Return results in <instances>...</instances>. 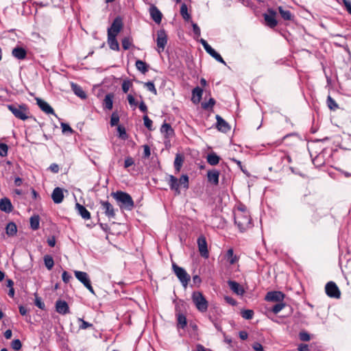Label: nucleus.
Returning <instances> with one entry per match:
<instances>
[{
  "label": "nucleus",
  "instance_id": "1",
  "mask_svg": "<svg viewBox=\"0 0 351 351\" xmlns=\"http://www.w3.org/2000/svg\"><path fill=\"white\" fill-rule=\"evenodd\" d=\"M234 223L241 232L252 227V219L245 206H240L235 210Z\"/></svg>",
  "mask_w": 351,
  "mask_h": 351
},
{
  "label": "nucleus",
  "instance_id": "2",
  "mask_svg": "<svg viewBox=\"0 0 351 351\" xmlns=\"http://www.w3.org/2000/svg\"><path fill=\"white\" fill-rule=\"evenodd\" d=\"M166 181L170 189L173 191L176 195L180 194V187L187 190L189 186V176L187 175H182L179 180L172 175H167Z\"/></svg>",
  "mask_w": 351,
  "mask_h": 351
},
{
  "label": "nucleus",
  "instance_id": "3",
  "mask_svg": "<svg viewBox=\"0 0 351 351\" xmlns=\"http://www.w3.org/2000/svg\"><path fill=\"white\" fill-rule=\"evenodd\" d=\"M111 195L117 201L121 209L131 210L134 208V201L128 193L123 191H117Z\"/></svg>",
  "mask_w": 351,
  "mask_h": 351
},
{
  "label": "nucleus",
  "instance_id": "4",
  "mask_svg": "<svg viewBox=\"0 0 351 351\" xmlns=\"http://www.w3.org/2000/svg\"><path fill=\"white\" fill-rule=\"evenodd\" d=\"M192 300L197 310L200 312H206L208 308V302L199 291H195L192 295Z\"/></svg>",
  "mask_w": 351,
  "mask_h": 351
},
{
  "label": "nucleus",
  "instance_id": "5",
  "mask_svg": "<svg viewBox=\"0 0 351 351\" xmlns=\"http://www.w3.org/2000/svg\"><path fill=\"white\" fill-rule=\"evenodd\" d=\"M172 269L174 274L178 277L182 286L184 287H186L191 280V277L187 274L186 270L184 268L179 267L174 263H173L172 264Z\"/></svg>",
  "mask_w": 351,
  "mask_h": 351
},
{
  "label": "nucleus",
  "instance_id": "6",
  "mask_svg": "<svg viewBox=\"0 0 351 351\" xmlns=\"http://www.w3.org/2000/svg\"><path fill=\"white\" fill-rule=\"evenodd\" d=\"M8 109L12 112V114L18 119L21 120H26L28 118L29 111L26 106H16L10 105Z\"/></svg>",
  "mask_w": 351,
  "mask_h": 351
},
{
  "label": "nucleus",
  "instance_id": "7",
  "mask_svg": "<svg viewBox=\"0 0 351 351\" xmlns=\"http://www.w3.org/2000/svg\"><path fill=\"white\" fill-rule=\"evenodd\" d=\"M75 278L82 282L85 287H86L88 291L93 293V295H95L94 289L91 285L90 278L88 277V275L86 272L84 271H74Z\"/></svg>",
  "mask_w": 351,
  "mask_h": 351
},
{
  "label": "nucleus",
  "instance_id": "8",
  "mask_svg": "<svg viewBox=\"0 0 351 351\" xmlns=\"http://www.w3.org/2000/svg\"><path fill=\"white\" fill-rule=\"evenodd\" d=\"M325 291L326 295L332 298L339 299L341 297V291L335 284L332 281L328 282L325 286Z\"/></svg>",
  "mask_w": 351,
  "mask_h": 351
},
{
  "label": "nucleus",
  "instance_id": "9",
  "mask_svg": "<svg viewBox=\"0 0 351 351\" xmlns=\"http://www.w3.org/2000/svg\"><path fill=\"white\" fill-rule=\"evenodd\" d=\"M123 28L122 19L119 16L116 17L113 21L110 27L108 29V36H117Z\"/></svg>",
  "mask_w": 351,
  "mask_h": 351
},
{
  "label": "nucleus",
  "instance_id": "10",
  "mask_svg": "<svg viewBox=\"0 0 351 351\" xmlns=\"http://www.w3.org/2000/svg\"><path fill=\"white\" fill-rule=\"evenodd\" d=\"M156 43L158 53L163 51L167 43V36L164 29L158 31Z\"/></svg>",
  "mask_w": 351,
  "mask_h": 351
},
{
  "label": "nucleus",
  "instance_id": "11",
  "mask_svg": "<svg viewBox=\"0 0 351 351\" xmlns=\"http://www.w3.org/2000/svg\"><path fill=\"white\" fill-rule=\"evenodd\" d=\"M101 210L108 218L115 217V211L113 206L108 201H100Z\"/></svg>",
  "mask_w": 351,
  "mask_h": 351
},
{
  "label": "nucleus",
  "instance_id": "12",
  "mask_svg": "<svg viewBox=\"0 0 351 351\" xmlns=\"http://www.w3.org/2000/svg\"><path fill=\"white\" fill-rule=\"evenodd\" d=\"M198 250L202 256L204 258L208 257V250L207 247V242L204 236H200L197 239Z\"/></svg>",
  "mask_w": 351,
  "mask_h": 351
},
{
  "label": "nucleus",
  "instance_id": "13",
  "mask_svg": "<svg viewBox=\"0 0 351 351\" xmlns=\"http://www.w3.org/2000/svg\"><path fill=\"white\" fill-rule=\"evenodd\" d=\"M285 298V295L280 291H270L265 296L267 301L271 302H282Z\"/></svg>",
  "mask_w": 351,
  "mask_h": 351
},
{
  "label": "nucleus",
  "instance_id": "14",
  "mask_svg": "<svg viewBox=\"0 0 351 351\" xmlns=\"http://www.w3.org/2000/svg\"><path fill=\"white\" fill-rule=\"evenodd\" d=\"M268 12L269 14H264L265 21L268 26L270 27H274L277 25V21L275 17L276 12L271 9L268 10Z\"/></svg>",
  "mask_w": 351,
  "mask_h": 351
},
{
  "label": "nucleus",
  "instance_id": "15",
  "mask_svg": "<svg viewBox=\"0 0 351 351\" xmlns=\"http://www.w3.org/2000/svg\"><path fill=\"white\" fill-rule=\"evenodd\" d=\"M149 14H150L151 18L153 19V21L156 23H157V24L160 23L162 14L161 12L155 5H152L149 8Z\"/></svg>",
  "mask_w": 351,
  "mask_h": 351
},
{
  "label": "nucleus",
  "instance_id": "16",
  "mask_svg": "<svg viewBox=\"0 0 351 351\" xmlns=\"http://www.w3.org/2000/svg\"><path fill=\"white\" fill-rule=\"evenodd\" d=\"M228 286L233 293L238 295H243L245 290L240 284L233 280L228 281Z\"/></svg>",
  "mask_w": 351,
  "mask_h": 351
},
{
  "label": "nucleus",
  "instance_id": "17",
  "mask_svg": "<svg viewBox=\"0 0 351 351\" xmlns=\"http://www.w3.org/2000/svg\"><path fill=\"white\" fill-rule=\"evenodd\" d=\"M36 104L39 108L46 114H55L53 109L49 106L48 103L40 98H36Z\"/></svg>",
  "mask_w": 351,
  "mask_h": 351
},
{
  "label": "nucleus",
  "instance_id": "18",
  "mask_svg": "<svg viewBox=\"0 0 351 351\" xmlns=\"http://www.w3.org/2000/svg\"><path fill=\"white\" fill-rule=\"evenodd\" d=\"M56 311L62 315H65L69 313V307L68 304L63 300H58L56 303Z\"/></svg>",
  "mask_w": 351,
  "mask_h": 351
},
{
  "label": "nucleus",
  "instance_id": "19",
  "mask_svg": "<svg viewBox=\"0 0 351 351\" xmlns=\"http://www.w3.org/2000/svg\"><path fill=\"white\" fill-rule=\"evenodd\" d=\"M217 119V129L223 132H227L230 130L228 123L222 119L219 115H216Z\"/></svg>",
  "mask_w": 351,
  "mask_h": 351
},
{
  "label": "nucleus",
  "instance_id": "20",
  "mask_svg": "<svg viewBox=\"0 0 351 351\" xmlns=\"http://www.w3.org/2000/svg\"><path fill=\"white\" fill-rule=\"evenodd\" d=\"M51 198L54 203H56V204L61 203L64 199L62 189L59 187L55 188L52 192Z\"/></svg>",
  "mask_w": 351,
  "mask_h": 351
},
{
  "label": "nucleus",
  "instance_id": "21",
  "mask_svg": "<svg viewBox=\"0 0 351 351\" xmlns=\"http://www.w3.org/2000/svg\"><path fill=\"white\" fill-rule=\"evenodd\" d=\"M208 180L215 185L219 183V171L216 169L208 171L207 173Z\"/></svg>",
  "mask_w": 351,
  "mask_h": 351
},
{
  "label": "nucleus",
  "instance_id": "22",
  "mask_svg": "<svg viewBox=\"0 0 351 351\" xmlns=\"http://www.w3.org/2000/svg\"><path fill=\"white\" fill-rule=\"evenodd\" d=\"M12 54L18 60H24L26 57L27 51L21 47H16L12 49Z\"/></svg>",
  "mask_w": 351,
  "mask_h": 351
},
{
  "label": "nucleus",
  "instance_id": "23",
  "mask_svg": "<svg viewBox=\"0 0 351 351\" xmlns=\"http://www.w3.org/2000/svg\"><path fill=\"white\" fill-rule=\"evenodd\" d=\"M203 90L199 86L194 88L192 90V101L194 104H199L202 99Z\"/></svg>",
  "mask_w": 351,
  "mask_h": 351
},
{
  "label": "nucleus",
  "instance_id": "24",
  "mask_svg": "<svg viewBox=\"0 0 351 351\" xmlns=\"http://www.w3.org/2000/svg\"><path fill=\"white\" fill-rule=\"evenodd\" d=\"M160 132L165 135L166 138H169L173 136L174 132L171 126L169 123H163L160 128Z\"/></svg>",
  "mask_w": 351,
  "mask_h": 351
},
{
  "label": "nucleus",
  "instance_id": "25",
  "mask_svg": "<svg viewBox=\"0 0 351 351\" xmlns=\"http://www.w3.org/2000/svg\"><path fill=\"white\" fill-rule=\"evenodd\" d=\"M0 209L5 213H10L12 210V205L8 198H3L0 201Z\"/></svg>",
  "mask_w": 351,
  "mask_h": 351
},
{
  "label": "nucleus",
  "instance_id": "26",
  "mask_svg": "<svg viewBox=\"0 0 351 351\" xmlns=\"http://www.w3.org/2000/svg\"><path fill=\"white\" fill-rule=\"evenodd\" d=\"M75 208L78 213L84 219H89L90 218V212L84 206L77 203L75 204Z\"/></svg>",
  "mask_w": 351,
  "mask_h": 351
},
{
  "label": "nucleus",
  "instance_id": "27",
  "mask_svg": "<svg viewBox=\"0 0 351 351\" xmlns=\"http://www.w3.org/2000/svg\"><path fill=\"white\" fill-rule=\"evenodd\" d=\"M108 43L111 49L114 51L119 50V45L116 39V36H108Z\"/></svg>",
  "mask_w": 351,
  "mask_h": 351
},
{
  "label": "nucleus",
  "instance_id": "28",
  "mask_svg": "<svg viewBox=\"0 0 351 351\" xmlns=\"http://www.w3.org/2000/svg\"><path fill=\"white\" fill-rule=\"evenodd\" d=\"M71 88H72V90L74 92V93L79 97H80L82 99H85L86 97V95L85 92L77 84L72 83Z\"/></svg>",
  "mask_w": 351,
  "mask_h": 351
},
{
  "label": "nucleus",
  "instance_id": "29",
  "mask_svg": "<svg viewBox=\"0 0 351 351\" xmlns=\"http://www.w3.org/2000/svg\"><path fill=\"white\" fill-rule=\"evenodd\" d=\"M6 234L10 237L14 236L17 232V228L14 222H10L8 223L5 228Z\"/></svg>",
  "mask_w": 351,
  "mask_h": 351
},
{
  "label": "nucleus",
  "instance_id": "30",
  "mask_svg": "<svg viewBox=\"0 0 351 351\" xmlns=\"http://www.w3.org/2000/svg\"><path fill=\"white\" fill-rule=\"evenodd\" d=\"M104 104L106 109L111 110L113 106V95L112 94H108L105 96L104 100Z\"/></svg>",
  "mask_w": 351,
  "mask_h": 351
},
{
  "label": "nucleus",
  "instance_id": "31",
  "mask_svg": "<svg viewBox=\"0 0 351 351\" xmlns=\"http://www.w3.org/2000/svg\"><path fill=\"white\" fill-rule=\"evenodd\" d=\"M30 226L31 228L34 230H38L39 228L40 224V219L38 215H34L30 217Z\"/></svg>",
  "mask_w": 351,
  "mask_h": 351
},
{
  "label": "nucleus",
  "instance_id": "32",
  "mask_svg": "<svg viewBox=\"0 0 351 351\" xmlns=\"http://www.w3.org/2000/svg\"><path fill=\"white\" fill-rule=\"evenodd\" d=\"M136 67L142 73H145L148 71V66L147 64L141 60H136Z\"/></svg>",
  "mask_w": 351,
  "mask_h": 351
},
{
  "label": "nucleus",
  "instance_id": "33",
  "mask_svg": "<svg viewBox=\"0 0 351 351\" xmlns=\"http://www.w3.org/2000/svg\"><path fill=\"white\" fill-rule=\"evenodd\" d=\"M207 162L210 165H216L219 162V157L215 154H210L207 156Z\"/></svg>",
  "mask_w": 351,
  "mask_h": 351
},
{
  "label": "nucleus",
  "instance_id": "34",
  "mask_svg": "<svg viewBox=\"0 0 351 351\" xmlns=\"http://www.w3.org/2000/svg\"><path fill=\"white\" fill-rule=\"evenodd\" d=\"M183 163V158L181 155L177 154L176 156V158L174 160V167L175 169L177 172H179L180 171L181 167Z\"/></svg>",
  "mask_w": 351,
  "mask_h": 351
},
{
  "label": "nucleus",
  "instance_id": "35",
  "mask_svg": "<svg viewBox=\"0 0 351 351\" xmlns=\"http://www.w3.org/2000/svg\"><path fill=\"white\" fill-rule=\"evenodd\" d=\"M199 43L202 45L205 51L211 56L212 54L215 51L214 49L211 47L210 45H208V43L203 38H201L199 40Z\"/></svg>",
  "mask_w": 351,
  "mask_h": 351
},
{
  "label": "nucleus",
  "instance_id": "36",
  "mask_svg": "<svg viewBox=\"0 0 351 351\" xmlns=\"http://www.w3.org/2000/svg\"><path fill=\"white\" fill-rule=\"evenodd\" d=\"M44 262L45 267L49 270H51L53 268L54 265V261L53 258L50 255H45L44 256Z\"/></svg>",
  "mask_w": 351,
  "mask_h": 351
},
{
  "label": "nucleus",
  "instance_id": "37",
  "mask_svg": "<svg viewBox=\"0 0 351 351\" xmlns=\"http://www.w3.org/2000/svg\"><path fill=\"white\" fill-rule=\"evenodd\" d=\"M227 259L230 264L233 265L237 261V257L234 254L232 249H229L227 252Z\"/></svg>",
  "mask_w": 351,
  "mask_h": 351
},
{
  "label": "nucleus",
  "instance_id": "38",
  "mask_svg": "<svg viewBox=\"0 0 351 351\" xmlns=\"http://www.w3.org/2000/svg\"><path fill=\"white\" fill-rule=\"evenodd\" d=\"M278 10H279V12H280L281 16L285 20H291L292 14H291V12L289 10H285L282 7H279L278 8Z\"/></svg>",
  "mask_w": 351,
  "mask_h": 351
},
{
  "label": "nucleus",
  "instance_id": "39",
  "mask_svg": "<svg viewBox=\"0 0 351 351\" xmlns=\"http://www.w3.org/2000/svg\"><path fill=\"white\" fill-rule=\"evenodd\" d=\"M180 14L183 19L186 21H189L191 19V15L188 13L187 6L185 3H183L181 5Z\"/></svg>",
  "mask_w": 351,
  "mask_h": 351
},
{
  "label": "nucleus",
  "instance_id": "40",
  "mask_svg": "<svg viewBox=\"0 0 351 351\" xmlns=\"http://www.w3.org/2000/svg\"><path fill=\"white\" fill-rule=\"evenodd\" d=\"M178 324L182 328H184L186 326V319L184 315H182V314L178 315Z\"/></svg>",
  "mask_w": 351,
  "mask_h": 351
},
{
  "label": "nucleus",
  "instance_id": "41",
  "mask_svg": "<svg viewBox=\"0 0 351 351\" xmlns=\"http://www.w3.org/2000/svg\"><path fill=\"white\" fill-rule=\"evenodd\" d=\"M77 321L81 322L79 328L81 330H85L88 328L93 327V324L84 321L82 318H78Z\"/></svg>",
  "mask_w": 351,
  "mask_h": 351
},
{
  "label": "nucleus",
  "instance_id": "42",
  "mask_svg": "<svg viewBox=\"0 0 351 351\" xmlns=\"http://www.w3.org/2000/svg\"><path fill=\"white\" fill-rule=\"evenodd\" d=\"M254 311L252 310H244L241 311V316L246 319H251L253 317Z\"/></svg>",
  "mask_w": 351,
  "mask_h": 351
},
{
  "label": "nucleus",
  "instance_id": "43",
  "mask_svg": "<svg viewBox=\"0 0 351 351\" xmlns=\"http://www.w3.org/2000/svg\"><path fill=\"white\" fill-rule=\"evenodd\" d=\"M119 122V116L117 112H113L110 118L111 126L117 125Z\"/></svg>",
  "mask_w": 351,
  "mask_h": 351
},
{
  "label": "nucleus",
  "instance_id": "44",
  "mask_svg": "<svg viewBox=\"0 0 351 351\" xmlns=\"http://www.w3.org/2000/svg\"><path fill=\"white\" fill-rule=\"evenodd\" d=\"M132 83L130 80H125L122 83V90L123 93H126L132 87Z\"/></svg>",
  "mask_w": 351,
  "mask_h": 351
},
{
  "label": "nucleus",
  "instance_id": "45",
  "mask_svg": "<svg viewBox=\"0 0 351 351\" xmlns=\"http://www.w3.org/2000/svg\"><path fill=\"white\" fill-rule=\"evenodd\" d=\"M144 86L147 88V89L154 93V95H157V90L155 88L154 84L152 82H148L144 83Z\"/></svg>",
  "mask_w": 351,
  "mask_h": 351
},
{
  "label": "nucleus",
  "instance_id": "46",
  "mask_svg": "<svg viewBox=\"0 0 351 351\" xmlns=\"http://www.w3.org/2000/svg\"><path fill=\"white\" fill-rule=\"evenodd\" d=\"M285 306V304L282 302H278L276 304H275L272 308V312L275 314L278 313L280 311H281Z\"/></svg>",
  "mask_w": 351,
  "mask_h": 351
},
{
  "label": "nucleus",
  "instance_id": "47",
  "mask_svg": "<svg viewBox=\"0 0 351 351\" xmlns=\"http://www.w3.org/2000/svg\"><path fill=\"white\" fill-rule=\"evenodd\" d=\"M328 106L331 110H335L337 108V104L335 101L329 95L327 98Z\"/></svg>",
  "mask_w": 351,
  "mask_h": 351
},
{
  "label": "nucleus",
  "instance_id": "48",
  "mask_svg": "<svg viewBox=\"0 0 351 351\" xmlns=\"http://www.w3.org/2000/svg\"><path fill=\"white\" fill-rule=\"evenodd\" d=\"M11 347L14 350H19L22 347V343L19 339H14L11 343Z\"/></svg>",
  "mask_w": 351,
  "mask_h": 351
},
{
  "label": "nucleus",
  "instance_id": "49",
  "mask_svg": "<svg viewBox=\"0 0 351 351\" xmlns=\"http://www.w3.org/2000/svg\"><path fill=\"white\" fill-rule=\"evenodd\" d=\"M8 146L5 143H0V156L3 157L7 156Z\"/></svg>",
  "mask_w": 351,
  "mask_h": 351
},
{
  "label": "nucleus",
  "instance_id": "50",
  "mask_svg": "<svg viewBox=\"0 0 351 351\" xmlns=\"http://www.w3.org/2000/svg\"><path fill=\"white\" fill-rule=\"evenodd\" d=\"M299 337H300V339L302 341H308L311 340L310 335L305 331L300 332L299 333Z\"/></svg>",
  "mask_w": 351,
  "mask_h": 351
},
{
  "label": "nucleus",
  "instance_id": "51",
  "mask_svg": "<svg viewBox=\"0 0 351 351\" xmlns=\"http://www.w3.org/2000/svg\"><path fill=\"white\" fill-rule=\"evenodd\" d=\"M145 126L149 130H152V121L147 116L143 117Z\"/></svg>",
  "mask_w": 351,
  "mask_h": 351
},
{
  "label": "nucleus",
  "instance_id": "52",
  "mask_svg": "<svg viewBox=\"0 0 351 351\" xmlns=\"http://www.w3.org/2000/svg\"><path fill=\"white\" fill-rule=\"evenodd\" d=\"M215 104V101L213 98H210L208 102H203L202 104V107L204 109H208L209 108H212Z\"/></svg>",
  "mask_w": 351,
  "mask_h": 351
},
{
  "label": "nucleus",
  "instance_id": "53",
  "mask_svg": "<svg viewBox=\"0 0 351 351\" xmlns=\"http://www.w3.org/2000/svg\"><path fill=\"white\" fill-rule=\"evenodd\" d=\"M132 45V42L129 38H124L122 40V47L125 50L128 49Z\"/></svg>",
  "mask_w": 351,
  "mask_h": 351
},
{
  "label": "nucleus",
  "instance_id": "54",
  "mask_svg": "<svg viewBox=\"0 0 351 351\" xmlns=\"http://www.w3.org/2000/svg\"><path fill=\"white\" fill-rule=\"evenodd\" d=\"M61 128H62V130L63 133H66V132L72 133L73 132L72 128L67 123H62Z\"/></svg>",
  "mask_w": 351,
  "mask_h": 351
},
{
  "label": "nucleus",
  "instance_id": "55",
  "mask_svg": "<svg viewBox=\"0 0 351 351\" xmlns=\"http://www.w3.org/2000/svg\"><path fill=\"white\" fill-rule=\"evenodd\" d=\"M117 130L119 134V137H121L123 139H125L127 134L125 128L122 126L119 125L117 128Z\"/></svg>",
  "mask_w": 351,
  "mask_h": 351
},
{
  "label": "nucleus",
  "instance_id": "56",
  "mask_svg": "<svg viewBox=\"0 0 351 351\" xmlns=\"http://www.w3.org/2000/svg\"><path fill=\"white\" fill-rule=\"evenodd\" d=\"M213 58H215L217 61L226 64V62L223 60L222 57L216 51L211 56Z\"/></svg>",
  "mask_w": 351,
  "mask_h": 351
},
{
  "label": "nucleus",
  "instance_id": "57",
  "mask_svg": "<svg viewBox=\"0 0 351 351\" xmlns=\"http://www.w3.org/2000/svg\"><path fill=\"white\" fill-rule=\"evenodd\" d=\"M192 27H193V32L195 35L196 37H199L200 36V34H201V31H200V28L198 27V25L192 22Z\"/></svg>",
  "mask_w": 351,
  "mask_h": 351
},
{
  "label": "nucleus",
  "instance_id": "58",
  "mask_svg": "<svg viewBox=\"0 0 351 351\" xmlns=\"http://www.w3.org/2000/svg\"><path fill=\"white\" fill-rule=\"evenodd\" d=\"M134 163V161L132 157H127L125 159L124 167H125V168H128V167L133 165Z\"/></svg>",
  "mask_w": 351,
  "mask_h": 351
},
{
  "label": "nucleus",
  "instance_id": "59",
  "mask_svg": "<svg viewBox=\"0 0 351 351\" xmlns=\"http://www.w3.org/2000/svg\"><path fill=\"white\" fill-rule=\"evenodd\" d=\"M62 280L67 283L69 282L70 279L71 278V276L66 271H63L62 275Z\"/></svg>",
  "mask_w": 351,
  "mask_h": 351
},
{
  "label": "nucleus",
  "instance_id": "60",
  "mask_svg": "<svg viewBox=\"0 0 351 351\" xmlns=\"http://www.w3.org/2000/svg\"><path fill=\"white\" fill-rule=\"evenodd\" d=\"M127 98H128V101L131 106L136 107L137 106V103L136 102L134 97L132 95L129 94L128 95Z\"/></svg>",
  "mask_w": 351,
  "mask_h": 351
},
{
  "label": "nucleus",
  "instance_id": "61",
  "mask_svg": "<svg viewBox=\"0 0 351 351\" xmlns=\"http://www.w3.org/2000/svg\"><path fill=\"white\" fill-rule=\"evenodd\" d=\"M252 348L255 351H264L263 346L258 342L254 343Z\"/></svg>",
  "mask_w": 351,
  "mask_h": 351
},
{
  "label": "nucleus",
  "instance_id": "62",
  "mask_svg": "<svg viewBox=\"0 0 351 351\" xmlns=\"http://www.w3.org/2000/svg\"><path fill=\"white\" fill-rule=\"evenodd\" d=\"M144 149V156L145 158H149L151 155L150 148L147 145H143Z\"/></svg>",
  "mask_w": 351,
  "mask_h": 351
},
{
  "label": "nucleus",
  "instance_id": "63",
  "mask_svg": "<svg viewBox=\"0 0 351 351\" xmlns=\"http://www.w3.org/2000/svg\"><path fill=\"white\" fill-rule=\"evenodd\" d=\"M298 350V351H308L309 348L307 344L301 343L299 345Z\"/></svg>",
  "mask_w": 351,
  "mask_h": 351
},
{
  "label": "nucleus",
  "instance_id": "64",
  "mask_svg": "<svg viewBox=\"0 0 351 351\" xmlns=\"http://www.w3.org/2000/svg\"><path fill=\"white\" fill-rule=\"evenodd\" d=\"M47 243L50 247H54L56 245V239L54 237H51L47 239Z\"/></svg>",
  "mask_w": 351,
  "mask_h": 351
}]
</instances>
